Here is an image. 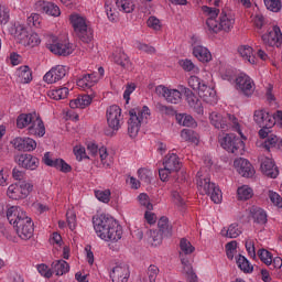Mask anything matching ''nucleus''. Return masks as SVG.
<instances>
[{
	"label": "nucleus",
	"mask_w": 282,
	"mask_h": 282,
	"mask_svg": "<svg viewBox=\"0 0 282 282\" xmlns=\"http://www.w3.org/2000/svg\"><path fill=\"white\" fill-rule=\"evenodd\" d=\"M93 226L97 237L104 241L117 242L122 239V226L109 215L101 214L93 217Z\"/></svg>",
	"instance_id": "obj_1"
},
{
	"label": "nucleus",
	"mask_w": 282,
	"mask_h": 282,
	"mask_svg": "<svg viewBox=\"0 0 282 282\" xmlns=\"http://www.w3.org/2000/svg\"><path fill=\"white\" fill-rule=\"evenodd\" d=\"M7 219L17 231L20 239L28 241L34 237V223L21 207L12 206L7 210Z\"/></svg>",
	"instance_id": "obj_2"
},
{
	"label": "nucleus",
	"mask_w": 282,
	"mask_h": 282,
	"mask_svg": "<svg viewBox=\"0 0 282 282\" xmlns=\"http://www.w3.org/2000/svg\"><path fill=\"white\" fill-rule=\"evenodd\" d=\"M129 115L128 133L130 138H135L138 133H140V127H142V124H148L151 110L149 107L143 106L141 110L138 108L131 109Z\"/></svg>",
	"instance_id": "obj_3"
},
{
	"label": "nucleus",
	"mask_w": 282,
	"mask_h": 282,
	"mask_svg": "<svg viewBox=\"0 0 282 282\" xmlns=\"http://www.w3.org/2000/svg\"><path fill=\"white\" fill-rule=\"evenodd\" d=\"M235 25V18L230 14V11L223 9L219 15V21L207 19L206 28L212 34H219V32H230Z\"/></svg>",
	"instance_id": "obj_4"
},
{
	"label": "nucleus",
	"mask_w": 282,
	"mask_h": 282,
	"mask_svg": "<svg viewBox=\"0 0 282 282\" xmlns=\"http://www.w3.org/2000/svg\"><path fill=\"white\" fill-rule=\"evenodd\" d=\"M69 21L73 25L76 36L82 43H91L94 41V29L87 25V20L79 14H72Z\"/></svg>",
	"instance_id": "obj_5"
},
{
	"label": "nucleus",
	"mask_w": 282,
	"mask_h": 282,
	"mask_svg": "<svg viewBox=\"0 0 282 282\" xmlns=\"http://www.w3.org/2000/svg\"><path fill=\"white\" fill-rule=\"evenodd\" d=\"M196 177V184L202 195H209L214 204H221V189L210 182V177L202 174V172H198Z\"/></svg>",
	"instance_id": "obj_6"
},
{
	"label": "nucleus",
	"mask_w": 282,
	"mask_h": 282,
	"mask_svg": "<svg viewBox=\"0 0 282 282\" xmlns=\"http://www.w3.org/2000/svg\"><path fill=\"white\" fill-rule=\"evenodd\" d=\"M253 120L258 127L261 129L259 130L260 138H268L272 131V127H274V117L270 115V112L262 110H256L253 113Z\"/></svg>",
	"instance_id": "obj_7"
},
{
	"label": "nucleus",
	"mask_w": 282,
	"mask_h": 282,
	"mask_svg": "<svg viewBox=\"0 0 282 282\" xmlns=\"http://www.w3.org/2000/svg\"><path fill=\"white\" fill-rule=\"evenodd\" d=\"M219 144L227 153H234L235 155H239L243 147H246V143L235 133L219 135Z\"/></svg>",
	"instance_id": "obj_8"
},
{
	"label": "nucleus",
	"mask_w": 282,
	"mask_h": 282,
	"mask_svg": "<svg viewBox=\"0 0 282 282\" xmlns=\"http://www.w3.org/2000/svg\"><path fill=\"white\" fill-rule=\"evenodd\" d=\"M34 191V185L28 181H20L11 184L7 189V195L10 199H25Z\"/></svg>",
	"instance_id": "obj_9"
},
{
	"label": "nucleus",
	"mask_w": 282,
	"mask_h": 282,
	"mask_svg": "<svg viewBox=\"0 0 282 282\" xmlns=\"http://www.w3.org/2000/svg\"><path fill=\"white\" fill-rule=\"evenodd\" d=\"M155 94L161 96L166 100V102H171L172 105H177L182 100V91L180 89H169V87L164 85H159L155 87Z\"/></svg>",
	"instance_id": "obj_10"
},
{
	"label": "nucleus",
	"mask_w": 282,
	"mask_h": 282,
	"mask_svg": "<svg viewBox=\"0 0 282 282\" xmlns=\"http://www.w3.org/2000/svg\"><path fill=\"white\" fill-rule=\"evenodd\" d=\"M14 162L20 166V169H25L26 171H36L40 164L39 158L28 153L15 155Z\"/></svg>",
	"instance_id": "obj_11"
},
{
	"label": "nucleus",
	"mask_w": 282,
	"mask_h": 282,
	"mask_svg": "<svg viewBox=\"0 0 282 282\" xmlns=\"http://www.w3.org/2000/svg\"><path fill=\"white\" fill-rule=\"evenodd\" d=\"M261 39L267 47H282V33L281 28L278 25L269 30L267 34H263Z\"/></svg>",
	"instance_id": "obj_12"
},
{
	"label": "nucleus",
	"mask_w": 282,
	"mask_h": 282,
	"mask_svg": "<svg viewBox=\"0 0 282 282\" xmlns=\"http://www.w3.org/2000/svg\"><path fill=\"white\" fill-rule=\"evenodd\" d=\"M67 72H69L67 66L56 65L44 75L43 80L47 83V85H54V83L63 80L64 76H67Z\"/></svg>",
	"instance_id": "obj_13"
},
{
	"label": "nucleus",
	"mask_w": 282,
	"mask_h": 282,
	"mask_svg": "<svg viewBox=\"0 0 282 282\" xmlns=\"http://www.w3.org/2000/svg\"><path fill=\"white\" fill-rule=\"evenodd\" d=\"M120 120H122V109L118 106H110L107 110V122L112 131H118L120 129Z\"/></svg>",
	"instance_id": "obj_14"
},
{
	"label": "nucleus",
	"mask_w": 282,
	"mask_h": 282,
	"mask_svg": "<svg viewBox=\"0 0 282 282\" xmlns=\"http://www.w3.org/2000/svg\"><path fill=\"white\" fill-rule=\"evenodd\" d=\"M46 47L53 54H57V56H69L74 52L70 44H63L56 37H52Z\"/></svg>",
	"instance_id": "obj_15"
},
{
	"label": "nucleus",
	"mask_w": 282,
	"mask_h": 282,
	"mask_svg": "<svg viewBox=\"0 0 282 282\" xmlns=\"http://www.w3.org/2000/svg\"><path fill=\"white\" fill-rule=\"evenodd\" d=\"M234 166L242 177H252L256 173L254 166L248 161V159H237L234 161Z\"/></svg>",
	"instance_id": "obj_16"
},
{
	"label": "nucleus",
	"mask_w": 282,
	"mask_h": 282,
	"mask_svg": "<svg viewBox=\"0 0 282 282\" xmlns=\"http://www.w3.org/2000/svg\"><path fill=\"white\" fill-rule=\"evenodd\" d=\"M236 85L242 91L245 96H252L254 94V83L250 78V76L246 74H240L236 78Z\"/></svg>",
	"instance_id": "obj_17"
},
{
	"label": "nucleus",
	"mask_w": 282,
	"mask_h": 282,
	"mask_svg": "<svg viewBox=\"0 0 282 282\" xmlns=\"http://www.w3.org/2000/svg\"><path fill=\"white\" fill-rule=\"evenodd\" d=\"M129 276H131V272L127 264L116 265L110 273L112 282H129Z\"/></svg>",
	"instance_id": "obj_18"
},
{
	"label": "nucleus",
	"mask_w": 282,
	"mask_h": 282,
	"mask_svg": "<svg viewBox=\"0 0 282 282\" xmlns=\"http://www.w3.org/2000/svg\"><path fill=\"white\" fill-rule=\"evenodd\" d=\"M260 170L263 173V175H265V177H270L271 180H276V177H279V167L270 158H265L261 162Z\"/></svg>",
	"instance_id": "obj_19"
},
{
	"label": "nucleus",
	"mask_w": 282,
	"mask_h": 282,
	"mask_svg": "<svg viewBox=\"0 0 282 282\" xmlns=\"http://www.w3.org/2000/svg\"><path fill=\"white\" fill-rule=\"evenodd\" d=\"M198 96L204 102H207V105H217V91L206 84L202 85L198 90Z\"/></svg>",
	"instance_id": "obj_20"
},
{
	"label": "nucleus",
	"mask_w": 282,
	"mask_h": 282,
	"mask_svg": "<svg viewBox=\"0 0 282 282\" xmlns=\"http://www.w3.org/2000/svg\"><path fill=\"white\" fill-rule=\"evenodd\" d=\"M18 151H34L36 149V141L32 138L18 137L11 142Z\"/></svg>",
	"instance_id": "obj_21"
},
{
	"label": "nucleus",
	"mask_w": 282,
	"mask_h": 282,
	"mask_svg": "<svg viewBox=\"0 0 282 282\" xmlns=\"http://www.w3.org/2000/svg\"><path fill=\"white\" fill-rule=\"evenodd\" d=\"M30 135H36L37 138H43L45 135V123H43V119L37 115L33 123L28 128Z\"/></svg>",
	"instance_id": "obj_22"
},
{
	"label": "nucleus",
	"mask_w": 282,
	"mask_h": 282,
	"mask_svg": "<svg viewBox=\"0 0 282 282\" xmlns=\"http://www.w3.org/2000/svg\"><path fill=\"white\" fill-rule=\"evenodd\" d=\"M163 166L169 171H172V173H177V171L182 169V162H180V158L177 156V154L172 153L165 156Z\"/></svg>",
	"instance_id": "obj_23"
},
{
	"label": "nucleus",
	"mask_w": 282,
	"mask_h": 282,
	"mask_svg": "<svg viewBox=\"0 0 282 282\" xmlns=\"http://www.w3.org/2000/svg\"><path fill=\"white\" fill-rule=\"evenodd\" d=\"M210 123L216 128L220 129L221 131H228V118L219 115L218 112H212L209 115Z\"/></svg>",
	"instance_id": "obj_24"
},
{
	"label": "nucleus",
	"mask_w": 282,
	"mask_h": 282,
	"mask_svg": "<svg viewBox=\"0 0 282 282\" xmlns=\"http://www.w3.org/2000/svg\"><path fill=\"white\" fill-rule=\"evenodd\" d=\"M193 55L200 63H210V61H213V54H210V51L202 45H196L193 47Z\"/></svg>",
	"instance_id": "obj_25"
},
{
	"label": "nucleus",
	"mask_w": 282,
	"mask_h": 282,
	"mask_svg": "<svg viewBox=\"0 0 282 282\" xmlns=\"http://www.w3.org/2000/svg\"><path fill=\"white\" fill-rule=\"evenodd\" d=\"M39 113L30 112V113H21L17 118V127L18 129H25V127H32V123L36 120Z\"/></svg>",
	"instance_id": "obj_26"
},
{
	"label": "nucleus",
	"mask_w": 282,
	"mask_h": 282,
	"mask_svg": "<svg viewBox=\"0 0 282 282\" xmlns=\"http://www.w3.org/2000/svg\"><path fill=\"white\" fill-rule=\"evenodd\" d=\"M249 217L253 219L254 224H260L261 226H263V224H268V214H265V210L261 207L252 206L250 208Z\"/></svg>",
	"instance_id": "obj_27"
},
{
	"label": "nucleus",
	"mask_w": 282,
	"mask_h": 282,
	"mask_svg": "<svg viewBox=\"0 0 282 282\" xmlns=\"http://www.w3.org/2000/svg\"><path fill=\"white\" fill-rule=\"evenodd\" d=\"M236 263L241 272H245V274H252L254 267L250 264L248 258L242 254H238L236 256Z\"/></svg>",
	"instance_id": "obj_28"
},
{
	"label": "nucleus",
	"mask_w": 282,
	"mask_h": 282,
	"mask_svg": "<svg viewBox=\"0 0 282 282\" xmlns=\"http://www.w3.org/2000/svg\"><path fill=\"white\" fill-rule=\"evenodd\" d=\"M40 10L50 17H61V8L52 2H39Z\"/></svg>",
	"instance_id": "obj_29"
},
{
	"label": "nucleus",
	"mask_w": 282,
	"mask_h": 282,
	"mask_svg": "<svg viewBox=\"0 0 282 282\" xmlns=\"http://www.w3.org/2000/svg\"><path fill=\"white\" fill-rule=\"evenodd\" d=\"M52 270L56 276H63V274H67V272H69V263L65 260H57L52 263Z\"/></svg>",
	"instance_id": "obj_30"
},
{
	"label": "nucleus",
	"mask_w": 282,
	"mask_h": 282,
	"mask_svg": "<svg viewBox=\"0 0 282 282\" xmlns=\"http://www.w3.org/2000/svg\"><path fill=\"white\" fill-rule=\"evenodd\" d=\"M47 96L52 98V100H65L67 96H69V88L59 87L48 90Z\"/></svg>",
	"instance_id": "obj_31"
},
{
	"label": "nucleus",
	"mask_w": 282,
	"mask_h": 282,
	"mask_svg": "<svg viewBox=\"0 0 282 282\" xmlns=\"http://www.w3.org/2000/svg\"><path fill=\"white\" fill-rule=\"evenodd\" d=\"M158 230L161 231L164 237L173 236V227L169 225V218L166 216H162L158 221Z\"/></svg>",
	"instance_id": "obj_32"
},
{
	"label": "nucleus",
	"mask_w": 282,
	"mask_h": 282,
	"mask_svg": "<svg viewBox=\"0 0 282 282\" xmlns=\"http://www.w3.org/2000/svg\"><path fill=\"white\" fill-rule=\"evenodd\" d=\"M113 63H116V65H120L123 69H129V67H131L129 56L122 51L113 55Z\"/></svg>",
	"instance_id": "obj_33"
},
{
	"label": "nucleus",
	"mask_w": 282,
	"mask_h": 282,
	"mask_svg": "<svg viewBox=\"0 0 282 282\" xmlns=\"http://www.w3.org/2000/svg\"><path fill=\"white\" fill-rule=\"evenodd\" d=\"M18 76L19 82L26 85L32 80V69H30V66H21L18 70Z\"/></svg>",
	"instance_id": "obj_34"
},
{
	"label": "nucleus",
	"mask_w": 282,
	"mask_h": 282,
	"mask_svg": "<svg viewBox=\"0 0 282 282\" xmlns=\"http://www.w3.org/2000/svg\"><path fill=\"white\" fill-rule=\"evenodd\" d=\"M264 141L260 144L262 149H265V151L270 152L271 149H274L276 151V144L279 142V137L275 134H268L264 139Z\"/></svg>",
	"instance_id": "obj_35"
},
{
	"label": "nucleus",
	"mask_w": 282,
	"mask_h": 282,
	"mask_svg": "<svg viewBox=\"0 0 282 282\" xmlns=\"http://www.w3.org/2000/svg\"><path fill=\"white\" fill-rule=\"evenodd\" d=\"M237 195L240 202H248V199H252L254 193L248 185H242L238 187Z\"/></svg>",
	"instance_id": "obj_36"
},
{
	"label": "nucleus",
	"mask_w": 282,
	"mask_h": 282,
	"mask_svg": "<svg viewBox=\"0 0 282 282\" xmlns=\"http://www.w3.org/2000/svg\"><path fill=\"white\" fill-rule=\"evenodd\" d=\"M238 53L245 61H248L251 65H254V56L252 55V47L249 45H243L238 48Z\"/></svg>",
	"instance_id": "obj_37"
},
{
	"label": "nucleus",
	"mask_w": 282,
	"mask_h": 282,
	"mask_svg": "<svg viewBox=\"0 0 282 282\" xmlns=\"http://www.w3.org/2000/svg\"><path fill=\"white\" fill-rule=\"evenodd\" d=\"M224 232H226L225 237H228L229 239H237V237L241 235V230L239 229V225L237 223L231 224L227 229L224 228L221 234L224 235Z\"/></svg>",
	"instance_id": "obj_38"
},
{
	"label": "nucleus",
	"mask_w": 282,
	"mask_h": 282,
	"mask_svg": "<svg viewBox=\"0 0 282 282\" xmlns=\"http://www.w3.org/2000/svg\"><path fill=\"white\" fill-rule=\"evenodd\" d=\"M116 6L119 10L122 12H126L127 14H131L133 12L135 6L133 4V1L131 0H117Z\"/></svg>",
	"instance_id": "obj_39"
},
{
	"label": "nucleus",
	"mask_w": 282,
	"mask_h": 282,
	"mask_svg": "<svg viewBox=\"0 0 282 282\" xmlns=\"http://www.w3.org/2000/svg\"><path fill=\"white\" fill-rule=\"evenodd\" d=\"M91 76H94V74H86L83 76V78H80L79 80H77V85L79 87H82V89H91V87H94V85H96L97 79H87V78H91Z\"/></svg>",
	"instance_id": "obj_40"
},
{
	"label": "nucleus",
	"mask_w": 282,
	"mask_h": 282,
	"mask_svg": "<svg viewBox=\"0 0 282 282\" xmlns=\"http://www.w3.org/2000/svg\"><path fill=\"white\" fill-rule=\"evenodd\" d=\"M189 107L197 113L198 116H204V106L202 105V100L196 96L191 101H187Z\"/></svg>",
	"instance_id": "obj_41"
},
{
	"label": "nucleus",
	"mask_w": 282,
	"mask_h": 282,
	"mask_svg": "<svg viewBox=\"0 0 282 282\" xmlns=\"http://www.w3.org/2000/svg\"><path fill=\"white\" fill-rule=\"evenodd\" d=\"M180 248L183 254H193L195 252V247L186 238L181 239Z\"/></svg>",
	"instance_id": "obj_42"
},
{
	"label": "nucleus",
	"mask_w": 282,
	"mask_h": 282,
	"mask_svg": "<svg viewBox=\"0 0 282 282\" xmlns=\"http://www.w3.org/2000/svg\"><path fill=\"white\" fill-rule=\"evenodd\" d=\"M29 34L30 32H28V30L23 26H20L15 31V37L18 39L19 43H21V45H25L28 43Z\"/></svg>",
	"instance_id": "obj_43"
},
{
	"label": "nucleus",
	"mask_w": 282,
	"mask_h": 282,
	"mask_svg": "<svg viewBox=\"0 0 282 282\" xmlns=\"http://www.w3.org/2000/svg\"><path fill=\"white\" fill-rule=\"evenodd\" d=\"M95 197L102 202L104 204H109L111 199V191L105 189V191H95Z\"/></svg>",
	"instance_id": "obj_44"
},
{
	"label": "nucleus",
	"mask_w": 282,
	"mask_h": 282,
	"mask_svg": "<svg viewBox=\"0 0 282 282\" xmlns=\"http://www.w3.org/2000/svg\"><path fill=\"white\" fill-rule=\"evenodd\" d=\"M158 274H160V269L155 264H151L148 268V279L143 278L144 282H155V279H158Z\"/></svg>",
	"instance_id": "obj_45"
},
{
	"label": "nucleus",
	"mask_w": 282,
	"mask_h": 282,
	"mask_svg": "<svg viewBox=\"0 0 282 282\" xmlns=\"http://www.w3.org/2000/svg\"><path fill=\"white\" fill-rule=\"evenodd\" d=\"M264 6L267 10H270L271 12H281V0H264Z\"/></svg>",
	"instance_id": "obj_46"
},
{
	"label": "nucleus",
	"mask_w": 282,
	"mask_h": 282,
	"mask_svg": "<svg viewBox=\"0 0 282 282\" xmlns=\"http://www.w3.org/2000/svg\"><path fill=\"white\" fill-rule=\"evenodd\" d=\"M156 109L162 116H176L177 111L173 106H164L163 104H156Z\"/></svg>",
	"instance_id": "obj_47"
},
{
	"label": "nucleus",
	"mask_w": 282,
	"mask_h": 282,
	"mask_svg": "<svg viewBox=\"0 0 282 282\" xmlns=\"http://www.w3.org/2000/svg\"><path fill=\"white\" fill-rule=\"evenodd\" d=\"M189 87L192 89H194V91H199V89H202V85H206V83H204V80H202L199 77L197 76H191L187 80Z\"/></svg>",
	"instance_id": "obj_48"
},
{
	"label": "nucleus",
	"mask_w": 282,
	"mask_h": 282,
	"mask_svg": "<svg viewBox=\"0 0 282 282\" xmlns=\"http://www.w3.org/2000/svg\"><path fill=\"white\" fill-rule=\"evenodd\" d=\"M41 43V37H39L37 33L30 32L26 37V43L24 44L25 47H36Z\"/></svg>",
	"instance_id": "obj_49"
},
{
	"label": "nucleus",
	"mask_w": 282,
	"mask_h": 282,
	"mask_svg": "<svg viewBox=\"0 0 282 282\" xmlns=\"http://www.w3.org/2000/svg\"><path fill=\"white\" fill-rule=\"evenodd\" d=\"M258 257L265 265H272V253L270 251L260 249L258 250Z\"/></svg>",
	"instance_id": "obj_50"
},
{
	"label": "nucleus",
	"mask_w": 282,
	"mask_h": 282,
	"mask_svg": "<svg viewBox=\"0 0 282 282\" xmlns=\"http://www.w3.org/2000/svg\"><path fill=\"white\" fill-rule=\"evenodd\" d=\"M150 237L152 239V246H160L164 239V234L158 229L150 230Z\"/></svg>",
	"instance_id": "obj_51"
},
{
	"label": "nucleus",
	"mask_w": 282,
	"mask_h": 282,
	"mask_svg": "<svg viewBox=\"0 0 282 282\" xmlns=\"http://www.w3.org/2000/svg\"><path fill=\"white\" fill-rule=\"evenodd\" d=\"M26 23L29 28H41V15L39 13H32L26 19Z\"/></svg>",
	"instance_id": "obj_52"
},
{
	"label": "nucleus",
	"mask_w": 282,
	"mask_h": 282,
	"mask_svg": "<svg viewBox=\"0 0 282 282\" xmlns=\"http://www.w3.org/2000/svg\"><path fill=\"white\" fill-rule=\"evenodd\" d=\"M181 138L185 140V142H196L197 137H195V131L191 129H183L181 131Z\"/></svg>",
	"instance_id": "obj_53"
},
{
	"label": "nucleus",
	"mask_w": 282,
	"mask_h": 282,
	"mask_svg": "<svg viewBox=\"0 0 282 282\" xmlns=\"http://www.w3.org/2000/svg\"><path fill=\"white\" fill-rule=\"evenodd\" d=\"M56 162L57 166H55V169H57V171H61L62 173H72V165L67 164L65 160L56 159Z\"/></svg>",
	"instance_id": "obj_54"
},
{
	"label": "nucleus",
	"mask_w": 282,
	"mask_h": 282,
	"mask_svg": "<svg viewBox=\"0 0 282 282\" xmlns=\"http://www.w3.org/2000/svg\"><path fill=\"white\" fill-rule=\"evenodd\" d=\"M269 199L273 203V206L282 208V197L274 191H269Z\"/></svg>",
	"instance_id": "obj_55"
},
{
	"label": "nucleus",
	"mask_w": 282,
	"mask_h": 282,
	"mask_svg": "<svg viewBox=\"0 0 282 282\" xmlns=\"http://www.w3.org/2000/svg\"><path fill=\"white\" fill-rule=\"evenodd\" d=\"M139 203L141 204V206H144V208H147V210H152L153 209V204H151V199L149 198V196L144 193L140 194L138 196Z\"/></svg>",
	"instance_id": "obj_56"
},
{
	"label": "nucleus",
	"mask_w": 282,
	"mask_h": 282,
	"mask_svg": "<svg viewBox=\"0 0 282 282\" xmlns=\"http://www.w3.org/2000/svg\"><path fill=\"white\" fill-rule=\"evenodd\" d=\"M94 98H96V95L94 93H91L90 95H80L79 102L82 105V109H85V107H89Z\"/></svg>",
	"instance_id": "obj_57"
},
{
	"label": "nucleus",
	"mask_w": 282,
	"mask_h": 282,
	"mask_svg": "<svg viewBox=\"0 0 282 282\" xmlns=\"http://www.w3.org/2000/svg\"><path fill=\"white\" fill-rule=\"evenodd\" d=\"M178 91H181V95L183 94L185 96L187 102L192 101L193 98L197 97V95L194 94L193 90H191L186 86H178Z\"/></svg>",
	"instance_id": "obj_58"
},
{
	"label": "nucleus",
	"mask_w": 282,
	"mask_h": 282,
	"mask_svg": "<svg viewBox=\"0 0 282 282\" xmlns=\"http://www.w3.org/2000/svg\"><path fill=\"white\" fill-rule=\"evenodd\" d=\"M177 120L178 123L183 127H193V124H195V119H193L191 116L180 115V117H177Z\"/></svg>",
	"instance_id": "obj_59"
},
{
	"label": "nucleus",
	"mask_w": 282,
	"mask_h": 282,
	"mask_svg": "<svg viewBox=\"0 0 282 282\" xmlns=\"http://www.w3.org/2000/svg\"><path fill=\"white\" fill-rule=\"evenodd\" d=\"M10 21V9L0 7V25H6Z\"/></svg>",
	"instance_id": "obj_60"
},
{
	"label": "nucleus",
	"mask_w": 282,
	"mask_h": 282,
	"mask_svg": "<svg viewBox=\"0 0 282 282\" xmlns=\"http://www.w3.org/2000/svg\"><path fill=\"white\" fill-rule=\"evenodd\" d=\"M37 272L45 279H52V274H54V271L50 269L46 264H40L37 265Z\"/></svg>",
	"instance_id": "obj_61"
},
{
	"label": "nucleus",
	"mask_w": 282,
	"mask_h": 282,
	"mask_svg": "<svg viewBox=\"0 0 282 282\" xmlns=\"http://www.w3.org/2000/svg\"><path fill=\"white\" fill-rule=\"evenodd\" d=\"M148 28H151L152 30L160 31L162 30V24L160 22V19L155 17H150L147 21Z\"/></svg>",
	"instance_id": "obj_62"
},
{
	"label": "nucleus",
	"mask_w": 282,
	"mask_h": 282,
	"mask_svg": "<svg viewBox=\"0 0 282 282\" xmlns=\"http://www.w3.org/2000/svg\"><path fill=\"white\" fill-rule=\"evenodd\" d=\"M42 162L46 165V166H51L52 169H56L57 166V162L56 159L53 160L52 159V154L50 152H46L42 159Z\"/></svg>",
	"instance_id": "obj_63"
},
{
	"label": "nucleus",
	"mask_w": 282,
	"mask_h": 282,
	"mask_svg": "<svg viewBox=\"0 0 282 282\" xmlns=\"http://www.w3.org/2000/svg\"><path fill=\"white\" fill-rule=\"evenodd\" d=\"M66 219H67L68 228L70 230H76V214H74V212H67Z\"/></svg>",
	"instance_id": "obj_64"
}]
</instances>
